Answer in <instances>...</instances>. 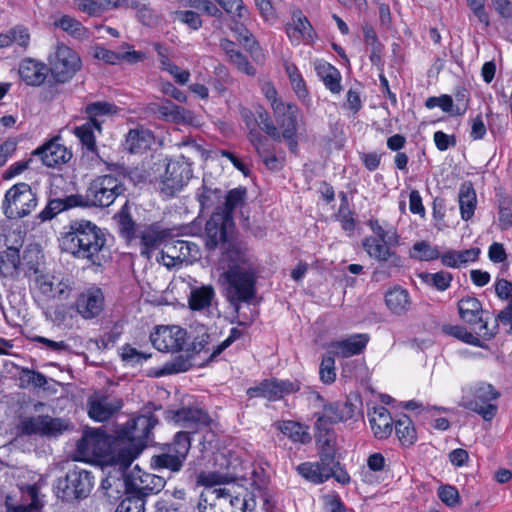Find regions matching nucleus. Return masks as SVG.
Segmentation results:
<instances>
[{
    "instance_id": "f257e3e1",
    "label": "nucleus",
    "mask_w": 512,
    "mask_h": 512,
    "mask_svg": "<svg viewBox=\"0 0 512 512\" xmlns=\"http://www.w3.org/2000/svg\"><path fill=\"white\" fill-rule=\"evenodd\" d=\"M65 229L59 238L61 251L86 261L89 266L100 267L108 252L102 229L86 219L72 220Z\"/></svg>"
},
{
    "instance_id": "f03ea898",
    "label": "nucleus",
    "mask_w": 512,
    "mask_h": 512,
    "mask_svg": "<svg viewBox=\"0 0 512 512\" xmlns=\"http://www.w3.org/2000/svg\"><path fill=\"white\" fill-rule=\"evenodd\" d=\"M225 257L229 261L228 269L223 273L227 283L226 297L238 309L240 303H251L255 298L258 271L248 255L236 247L230 248Z\"/></svg>"
},
{
    "instance_id": "7ed1b4c3",
    "label": "nucleus",
    "mask_w": 512,
    "mask_h": 512,
    "mask_svg": "<svg viewBox=\"0 0 512 512\" xmlns=\"http://www.w3.org/2000/svg\"><path fill=\"white\" fill-rule=\"evenodd\" d=\"M108 174L94 178L86 191L84 206L109 207L126 191L125 181L132 178L126 167L118 163H106Z\"/></svg>"
},
{
    "instance_id": "20e7f679",
    "label": "nucleus",
    "mask_w": 512,
    "mask_h": 512,
    "mask_svg": "<svg viewBox=\"0 0 512 512\" xmlns=\"http://www.w3.org/2000/svg\"><path fill=\"white\" fill-rule=\"evenodd\" d=\"M178 146L183 148L184 152L167 163L165 174L160 182V190L166 196H173L182 190L192 178L193 160L205 154V149L191 138L182 140Z\"/></svg>"
},
{
    "instance_id": "39448f33",
    "label": "nucleus",
    "mask_w": 512,
    "mask_h": 512,
    "mask_svg": "<svg viewBox=\"0 0 512 512\" xmlns=\"http://www.w3.org/2000/svg\"><path fill=\"white\" fill-rule=\"evenodd\" d=\"M157 424V417L152 413H148L128 420L126 424L116 431L117 439L125 444V447L119 453L122 464L128 466L132 463L139 453L132 446H144Z\"/></svg>"
},
{
    "instance_id": "423d86ee",
    "label": "nucleus",
    "mask_w": 512,
    "mask_h": 512,
    "mask_svg": "<svg viewBox=\"0 0 512 512\" xmlns=\"http://www.w3.org/2000/svg\"><path fill=\"white\" fill-rule=\"evenodd\" d=\"M94 485L95 477L91 471L74 467L55 481L54 492L62 502L75 503L88 498Z\"/></svg>"
},
{
    "instance_id": "0eeeda50",
    "label": "nucleus",
    "mask_w": 512,
    "mask_h": 512,
    "mask_svg": "<svg viewBox=\"0 0 512 512\" xmlns=\"http://www.w3.org/2000/svg\"><path fill=\"white\" fill-rule=\"evenodd\" d=\"M499 397L500 393L491 384L481 382L464 391L459 405L490 421L498 411V406L493 402Z\"/></svg>"
},
{
    "instance_id": "6e6552de",
    "label": "nucleus",
    "mask_w": 512,
    "mask_h": 512,
    "mask_svg": "<svg viewBox=\"0 0 512 512\" xmlns=\"http://www.w3.org/2000/svg\"><path fill=\"white\" fill-rule=\"evenodd\" d=\"M36 206V194L27 183L15 184L5 194L3 209L5 215L10 219L27 216Z\"/></svg>"
},
{
    "instance_id": "1a4fd4ad",
    "label": "nucleus",
    "mask_w": 512,
    "mask_h": 512,
    "mask_svg": "<svg viewBox=\"0 0 512 512\" xmlns=\"http://www.w3.org/2000/svg\"><path fill=\"white\" fill-rule=\"evenodd\" d=\"M34 272V286L37 292L46 300H66L73 291L74 282L68 277L58 278L44 273L38 268L30 267Z\"/></svg>"
},
{
    "instance_id": "9d476101",
    "label": "nucleus",
    "mask_w": 512,
    "mask_h": 512,
    "mask_svg": "<svg viewBox=\"0 0 512 512\" xmlns=\"http://www.w3.org/2000/svg\"><path fill=\"white\" fill-rule=\"evenodd\" d=\"M49 65L55 81L65 83L80 70L81 59L70 47L58 44L54 54L49 57Z\"/></svg>"
},
{
    "instance_id": "9b49d317",
    "label": "nucleus",
    "mask_w": 512,
    "mask_h": 512,
    "mask_svg": "<svg viewBox=\"0 0 512 512\" xmlns=\"http://www.w3.org/2000/svg\"><path fill=\"white\" fill-rule=\"evenodd\" d=\"M198 482L207 486L201 493L198 502L200 512H226V499H224V488H215L214 485L222 482V476L217 473H201Z\"/></svg>"
},
{
    "instance_id": "f8f14e48",
    "label": "nucleus",
    "mask_w": 512,
    "mask_h": 512,
    "mask_svg": "<svg viewBox=\"0 0 512 512\" xmlns=\"http://www.w3.org/2000/svg\"><path fill=\"white\" fill-rule=\"evenodd\" d=\"M299 390L300 383L297 380L270 378L262 380L254 387H250L247 390V395L250 398H265L268 401H278L286 395L296 393Z\"/></svg>"
},
{
    "instance_id": "ddd939ff",
    "label": "nucleus",
    "mask_w": 512,
    "mask_h": 512,
    "mask_svg": "<svg viewBox=\"0 0 512 512\" xmlns=\"http://www.w3.org/2000/svg\"><path fill=\"white\" fill-rule=\"evenodd\" d=\"M187 331L180 326H157L150 334V341L160 352H179L184 349Z\"/></svg>"
},
{
    "instance_id": "4468645a",
    "label": "nucleus",
    "mask_w": 512,
    "mask_h": 512,
    "mask_svg": "<svg viewBox=\"0 0 512 512\" xmlns=\"http://www.w3.org/2000/svg\"><path fill=\"white\" fill-rule=\"evenodd\" d=\"M123 406L122 400L105 393L95 392L87 400V411L91 419L104 422L113 417Z\"/></svg>"
},
{
    "instance_id": "2eb2a0df",
    "label": "nucleus",
    "mask_w": 512,
    "mask_h": 512,
    "mask_svg": "<svg viewBox=\"0 0 512 512\" xmlns=\"http://www.w3.org/2000/svg\"><path fill=\"white\" fill-rule=\"evenodd\" d=\"M56 137L33 151L32 155L38 156L43 165L51 168L67 163L72 153Z\"/></svg>"
},
{
    "instance_id": "dca6fc26",
    "label": "nucleus",
    "mask_w": 512,
    "mask_h": 512,
    "mask_svg": "<svg viewBox=\"0 0 512 512\" xmlns=\"http://www.w3.org/2000/svg\"><path fill=\"white\" fill-rule=\"evenodd\" d=\"M146 112L157 119L173 122L176 124L189 123L192 119L191 113L185 108L174 104L170 100L152 102L146 106Z\"/></svg>"
},
{
    "instance_id": "f3484780",
    "label": "nucleus",
    "mask_w": 512,
    "mask_h": 512,
    "mask_svg": "<svg viewBox=\"0 0 512 512\" xmlns=\"http://www.w3.org/2000/svg\"><path fill=\"white\" fill-rule=\"evenodd\" d=\"M272 108L277 125L282 129L281 138H291L297 133L298 107L293 104H284L281 101H272Z\"/></svg>"
},
{
    "instance_id": "a211bd4d",
    "label": "nucleus",
    "mask_w": 512,
    "mask_h": 512,
    "mask_svg": "<svg viewBox=\"0 0 512 512\" xmlns=\"http://www.w3.org/2000/svg\"><path fill=\"white\" fill-rule=\"evenodd\" d=\"M137 237L140 238L141 255L149 259L153 251L165 245L170 237V230L162 229L158 224L154 223L144 227Z\"/></svg>"
},
{
    "instance_id": "6ab92c4d",
    "label": "nucleus",
    "mask_w": 512,
    "mask_h": 512,
    "mask_svg": "<svg viewBox=\"0 0 512 512\" xmlns=\"http://www.w3.org/2000/svg\"><path fill=\"white\" fill-rule=\"evenodd\" d=\"M197 246L189 241L167 239L164 248L161 250V258L164 265L172 267L177 263H182L196 252Z\"/></svg>"
},
{
    "instance_id": "aec40b11",
    "label": "nucleus",
    "mask_w": 512,
    "mask_h": 512,
    "mask_svg": "<svg viewBox=\"0 0 512 512\" xmlns=\"http://www.w3.org/2000/svg\"><path fill=\"white\" fill-rule=\"evenodd\" d=\"M76 314L89 320L97 317L104 307V296L100 289L81 293L75 303Z\"/></svg>"
},
{
    "instance_id": "412c9836",
    "label": "nucleus",
    "mask_w": 512,
    "mask_h": 512,
    "mask_svg": "<svg viewBox=\"0 0 512 512\" xmlns=\"http://www.w3.org/2000/svg\"><path fill=\"white\" fill-rule=\"evenodd\" d=\"M390 246V243L373 239V237H366L363 240V247L371 258L376 259L378 262H389L390 267H402L403 260L401 256L392 250Z\"/></svg>"
},
{
    "instance_id": "4be33fe9",
    "label": "nucleus",
    "mask_w": 512,
    "mask_h": 512,
    "mask_svg": "<svg viewBox=\"0 0 512 512\" xmlns=\"http://www.w3.org/2000/svg\"><path fill=\"white\" fill-rule=\"evenodd\" d=\"M458 311L463 321L471 325H477L478 331L486 334L487 322L482 318V304L477 298L469 296L462 298L458 302Z\"/></svg>"
},
{
    "instance_id": "5701e85b",
    "label": "nucleus",
    "mask_w": 512,
    "mask_h": 512,
    "mask_svg": "<svg viewBox=\"0 0 512 512\" xmlns=\"http://www.w3.org/2000/svg\"><path fill=\"white\" fill-rule=\"evenodd\" d=\"M174 419L183 427L194 430L207 427L211 423L208 412L197 406H187L178 409L174 414Z\"/></svg>"
},
{
    "instance_id": "b1692460",
    "label": "nucleus",
    "mask_w": 512,
    "mask_h": 512,
    "mask_svg": "<svg viewBox=\"0 0 512 512\" xmlns=\"http://www.w3.org/2000/svg\"><path fill=\"white\" fill-rule=\"evenodd\" d=\"M368 341V334H354L344 340L332 341L329 344V348L334 355L348 358L361 354L366 348Z\"/></svg>"
},
{
    "instance_id": "393cba45",
    "label": "nucleus",
    "mask_w": 512,
    "mask_h": 512,
    "mask_svg": "<svg viewBox=\"0 0 512 512\" xmlns=\"http://www.w3.org/2000/svg\"><path fill=\"white\" fill-rule=\"evenodd\" d=\"M232 225L233 223L224 222L219 212L215 213L205 225L206 248L208 250H215L219 244L226 242L227 229Z\"/></svg>"
},
{
    "instance_id": "a878e982",
    "label": "nucleus",
    "mask_w": 512,
    "mask_h": 512,
    "mask_svg": "<svg viewBox=\"0 0 512 512\" xmlns=\"http://www.w3.org/2000/svg\"><path fill=\"white\" fill-rule=\"evenodd\" d=\"M49 68L34 59H25L20 63L19 75L21 79L31 86L41 85L47 75Z\"/></svg>"
},
{
    "instance_id": "bb28decb",
    "label": "nucleus",
    "mask_w": 512,
    "mask_h": 512,
    "mask_svg": "<svg viewBox=\"0 0 512 512\" xmlns=\"http://www.w3.org/2000/svg\"><path fill=\"white\" fill-rule=\"evenodd\" d=\"M154 142L152 131L144 127L129 130L125 139V149L131 153H141L150 148Z\"/></svg>"
},
{
    "instance_id": "cd10ccee",
    "label": "nucleus",
    "mask_w": 512,
    "mask_h": 512,
    "mask_svg": "<svg viewBox=\"0 0 512 512\" xmlns=\"http://www.w3.org/2000/svg\"><path fill=\"white\" fill-rule=\"evenodd\" d=\"M385 303L392 314L405 315L411 307L410 294L408 290L395 286L385 294Z\"/></svg>"
},
{
    "instance_id": "c85d7f7f",
    "label": "nucleus",
    "mask_w": 512,
    "mask_h": 512,
    "mask_svg": "<svg viewBox=\"0 0 512 512\" xmlns=\"http://www.w3.org/2000/svg\"><path fill=\"white\" fill-rule=\"evenodd\" d=\"M369 422L373 433L378 439L388 438L393 431V419L385 407H376L369 414Z\"/></svg>"
},
{
    "instance_id": "c756f323",
    "label": "nucleus",
    "mask_w": 512,
    "mask_h": 512,
    "mask_svg": "<svg viewBox=\"0 0 512 512\" xmlns=\"http://www.w3.org/2000/svg\"><path fill=\"white\" fill-rule=\"evenodd\" d=\"M84 206V197L82 195H69L65 198L51 199L45 209L40 213L42 220H50L62 211Z\"/></svg>"
},
{
    "instance_id": "7c9ffc66",
    "label": "nucleus",
    "mask_w": 512,
    "mask_h": 512,
    "mask_svg": "<svg viewBox=\"0 0 512 512\" xmlns=\"http://www.w3.org/2000/svg\"><path fill=\"white\" fill-rule=\"evenodd\" d=\"M283 435L288 437L293 443L308 444L312 437L308 432V427L300 422L293 420H281L273 424Z\"/></svg>"
},
{
    "instance_id": "2f4dec72",
    "label": "nucleus",
    "mask_w": 512,
    "mask_h": 512,
    "mask_svg": "<svg viewBox=\"0 0 512 512\" xmlns=\"http://www.w3.org/2000/svg\"><path fill=\"white\" fill-rule=\"evenodd\" d=\"M184 463L175 454L164 450L163 446H161L159 453L153 455L150 459L151 468L158 472L178 473L183 468Z\"/></svg>"
},
{
    "instance_id": "473e14b6",
    "label": "nucleus",
    "mask_w": 512,
    "mask_h": 512,
    "mask_svg": "<svg viewBox=\"0 0 512 512\" xmlns=\"http://www.w3.org/2000/svg\"><path fill=\"white\" fill-rule=\"evenodd\" d=\"M247 199V190L244 187L231 189L225 196L220 216L226 223H233V212L236 208L242 207Z\"/></svg>"
},
{
    "instance_id": "72a5a7b5",
    "label": "nucleus",
    "mask_w": 512,
    "mask_h": 512,
    "mask_svg": "<svg viewBox=\"0 0 512 512\" xmlns=\"http://www.w3.org/2000/svg\"><path fill=\"white\" fill-rule=\"evenodd\" d=\"M102 131V122L87 121L74 129V134L79 138L82 147L88 152L99 157L94 131Z\"/></svg>"
},
{
    "instance_id": "f704fd0d",
    "label": "nucleus",
    "mask_w": 512,
    "mask_h": 512,
    "mask_svg": "<svg viewBox=\"0 0 512 512\" xmlns=\"http://www.w3.org/2000/svg\"><path fill=\"white\" fill-rule=\"evenodd\" d=\"M293 24H288L286 33L292 40L311 41L313 39V28L308 19L301 13L297 12L292 17Z\"/></svg>"
},
{
    "instance_id": "c9c22d12",
    "label": "nucleus",
    "mask_w": 512,
    "mask_h": 512,
    "mask_svg": "<svg viewBox=\"0 0 512 512\" xmlns=\"http://www.w3.org/2000/svg\"><path fill=\"white\" fill-rule=\"evenodd\" d=\"M153 46L159 57L161 69L171 74L176 82L185 85L189 81L190 72L188 70H181L169 59L168 49L166 47L162 46L160 43H155Z\"/></svg>"
},
{
    "instance_id": "e433bc0d",
    "label": "nucleus",
    "mask_w": 512,
    "mask_h": 512,
    "mask_svg": "<svg viewBox=\"0 0 512 512\" xmlns=\"http://www.w3.org/2000/svg\"><path fill=\"white\" fill-rule=\"evenodd\" d=\"M196 198L202 210L211 208L222 209L220 206L223 198L222 190L214 187L212 184H208L205 179H203L202 186L197 190Z\"/></svg>"
},
{
    "instance_id": "4c0bfd02",
    "label": "nucleus",
    "mask_w": 512,
    "mask_h": 512,
    "mask_svg": "<svg viewBox=\"0 0 512 512\" xmlns=\"http://www.w3.org/2000/svg\"><path fill=\"white\" fill-rule=\"evenodd\" d=\"M162 446L164 450L175 454L185 462L191 449V433L179 431L173 436L171 442L165 443Z\"/></svg>"
},
{
    "instance_id": "58836bf2",
    "label": "nucleus",
    "mask_w": 512,
    "mask_h": 512,
    "mask_svg": "<svg viewBox=\"0 0 512 512\" xmlns=\"http://www.w3.org/2000/svg\"><path fill=\"white\" fill-rule=\"evenodd\" d=\"M476 193L471 183H464L459 191V206L463 220H469L476 208Z\"/></svg>"
},
{
    "instance_id": "ea45409f",
    "label": "nucleus",
    "mask_w": 512,
    "mask_h": 512,
    "mask_svg": "<svg viewBox=\"0 0 512 512\" xmlns=\"http://www.w3.org/2000/svg\"><path fill=\"white\" fill-rule=\"evenodd\" d=\"M120 235L127 241H132L137 235V224L132 219L129 205L126 202L116 215Z\"/></svg>"
},
{
    "instance_id": "a19ab883",
    "label": "nucleus",
    "mask_w": 512,
    "mask_h": 512,
    "mask_svg": "<svg viewBox=\"0 0 512 512\" xmlns=\"http://www.w3.org/2000/svg\"><path fill=\"white\" fill-rule=\"evenodd\" d=\"M73 428L71 422L65 418L42 415V434L45 437H58Z\"/></svg>"
},
{
    "instance_id": "79ce46f5",
    "label": "nucleus",
    "mask_w": 512,
    "mask_h": 512,
    "mask_svg": "<svg viewBox=\"0 0 512 512\" xmlns=\"http://www.w3.org/2000/svg\"><path fill=\"white\" fill-rule=\"evenodd\" d=\"M395 433L403 446H411L417 439L416 429L407 415H401L394 423Z\"/></svg>"
},
{
    "instance_id": "37998d69",
    "label": "nucleus",
    "mask_w": 512,
    "mask_h": 512,
    "mask_svg": "<svg viewBox=\"0 0 512 512\" xmlns=\"http://www.w3.org/2000/svg\"><path fill=\"white\" fill-rule=\"evenodd\" d=\"M47 317L57 326L71 327L73 325L76 309L74 304H59L46 313Z\"/></svg>"
},
{
    "instance_id": "c03bdc74",
    "label": "nucleus",
    "mask_w": 512,
    "mask_h": 512,
    "mask_svg": "<svg viewBox=\"0 0 512 512\" xmlns=\"http://www.w3.org/2000/svg\"><path fill=\"white\" fill-rule=\"evenodd\" d=\"M418 278L435 290L446 291L451 286L453 275L442 270L436 273L421 272L418 274Z\"/></svg>"
},
{
    "instance_id": "a18cd8bd",
    "label": "nucleus",
    "mask_w": 512,
    "mask_h": 512,
    "mask_svg": "<svg viewBox=\"0 0 512 512\" xmlns=\"http://www.w3.org/2000/svg\"><path fill=\"white\" fill-rule=\"evenodd\" d=\"M105 433L100 428L87 429L84 431L81 439L77 443V447L81 452L94 453L104 442Z\"/></svg>"
},
{
    "instance_id": "49530a36",
    "label": "nucleus",
    "mask_w": 512,
    "mask_h": 512,
    "mask_svg": "<svg viewBox=\"0 0 512 512\" xmlns=\"http://www.w3.org/2000/svg\"><path fill=\"white\" fill-rule=\"evenodd\" d=\"M214 295V289L211 286L194 289L189 296V307L192 310L205 309L211 305Z\"/></svg>"
},
{
    "instance_id": "de8ad7c7",
    "label": "nucleus",
    "mask_w": 512,
    "mask_h": 512,
    "mask_svg": "<svg viewBox=\"0 0 512 512\" xmlns=\"http://www.w3.org/2000/svg\"><path fill=\"white\" fill-rule=\"evenodd\" d=\"M54 26L62 29L76 39L87 36V30L80 21L69 15H63L54 22Z\"/></svg>"
},
{
    "instance_id": "09e8293b",
    "label": "nucleus",
    "mask_w": 512,
    "mask_h": 512,
    "mask_svg": "<svg viewBox=\"0 0 512 512\" xmlns=\"http://www.w3.org/2000/svg\"><path fill=\"white\" fill-rule=\"evenodd\" d=\"M339 197L341 203L335 217L341 223V227L343 230L347 232H353L356 226V221L353 217L354 213L349 208L347 194L344 192H340Z\"/></svg>"
},
{
    "instance_id": "8fccbe9b",
    "label": "nucleus",
    "mask_w": 512,
    "mask_h": 512,
    "mask_svg": "<svg viewBox=\"0 0 512 512\" xmlns=\"http://www.w3.org/2000/svg\"><path fill=\"white\" fill-rule=\"evenodd\" d=\"M224 499H226V512H253L255 509L254 499L233 496L230 490L224 488Z\"/></svg>"
},
{
    "instance_id": "3c124183",
    "label": "nucleus",
    "mask_w": 512,
    "mask_h": 512,
    "mask_svg": "<svg viewBox=\"0 0 512 512\" xmlns=\"http://www.w3.org/2000/svg\"><path fill=\"white\" fill-rule=\"evenodd\" d=\"M20 265L19 250L14 247H8L0 255V275H12Z\"/></svg>"
},
{
    "instance_id": "603ef678",
    "label": "nucleus",
    "mask_w": 512,
    "mask_h": 512,
    "mask_svg": "<svg viewBox=\"0 0 512 512\" xmlns=\"http://www.w3.org/2000/svg\"><path fill=\"white\" fill-rule=\"evenodd\" d=\"M296 470L303 478L315 484H321L330 479L316 462L301 463Z\"/></svg>"
},
{
    "instance_id": "864d4df0",
    "label": "nucleus",
    "mask_w": 512,
    "mask_h": 512,
    "mask_svg": "<svg viewBox=\"0 0 512 512\" xmlns=\"http://www.w3.org/2000/svg\"><path fill=\"white\" fill-rule=\"evenodd\" d=\"M410 257L419 261H431L440 257L437 246H432L427 241H417L413 244Z\"/></svg>"
},
{
    "instance_id": "5fc2aeb1",
    "label": "nucleus",
    "mask_w": 512,
    "mask_h": 512,
    "mask_svg": "<svg viewBox=\"0 0 512 512\" xmlns=\"http://www.w3.org/2000/svg\"><path fill=\"white\" fill-rule=\"evenodd\" d=\"M372 232L376 235L373 239H379L382 242L390 243L392 246H398L400 241V236L398 235L396 229L394 227H389L385 229L381 226L376 219H370L367 223Z\"/></svg>"
},
{
    "instance_id": "6e6d98bb",
    "label": "nucleus",
    "mask_w": 512,
    "mask_h": 512,
    "mask_svg": "<svg viewBox=\"0 0 512 512\" xmlns=\"http://www.w3.org/2000/svg\"><path fill=\"white\" fill-rule=\"evenodd\" d=\"M116 112L117 106L105 101L93 102L85 107V113L88 115V121L94 122H101L99 117L112 115Z\"/></svg>"
},
{
    "instance_id": "4d7b16f0",
    "label": "nucleus",
    "mask_w": 512,
    "mask_h": 512,
    "mask_svg": "<svg viewBox=\"0 0 512 512\" xmlns=\"http://www.w3.org/2000/svg\"><path fill=\"white\" fill-rule=\"evenodd\" d=\"M210 342V334L205 326L201 325L196 328V335L193 340L185 348V353L194 356L204 351Z\"/></svg>"
},
{
    "instance_id": "13d9d810",
    "label": "nucleus",
    "mask_w": 512,
    "mask_h": 512,
    "mask_svg": "<svg viewBox=\"0 0 512 512\" xmlns=\"http://www.w3.org/2000/svg\"><path fill=\"white\" fill-rule=\"evenodd\" d=\"M192 357L193 356L188 353L175 357L173 360L164 364L161 374L171 375L188 371L192 367Z\"/></svg>"
},
{
    "instance_id": "bf43d9fd",
    "label": "nucleus",
    "mask_w": 512,
    "mask_h": 512,
    "mask_svg": "<svg viewBox=\"0 0 512 512\" xmlns=\"http://www.w3.org/2000/svg\"><path fill=\"white\" fill-rule=\"evenodd\" d=\"M232 31L236 34L239 43L252 55L260 49L252 33L243 24L236 23L235 26L232 27Z\"/></svg>"
},
{
    "instance_id": "052dcab7",
    "label": "nucleus",
    "mask_w": 512,
    "mask_h": 512,
    "mask_svg": "<svg viewBox=\"0 0 512 512\" xmlns=\"http://www.w3.org/2000/svg\"><path fill=\"white\" fill-rule=\"evenodd\" d=\"M320 413L327 417V419L333 421L335 424L350 417L347 405L340 402L324 404L323 411Z\"/></svg>"
},
{
    "instance_id": "680f3d73",
    "label": "nucleus",
    "mask_w": 512,
    "mask_h": 512,
    "mask_svg": "<svg viewBox=\"0 0 512 512\" xmlns=\"http://www.w3.org/2000/svg\"><path fill=\"white\" fill-rule=\"evenodd\" d=\"M19 382V386L21 388H28L29 386H33L35 388H43L47 384V378L40 372L23 369L19 377Z\"/></svg>"
},
{
    "instance_id": "e2e57ef3",
    "label": "nucleus",
    "mask_w": 512,
    "mask_h": 512,
    "mask_svg": "<svg viewBox=\"0 0 512 512\" xmlns=\"http://www.w3.org/2000/svg\"><path fill=\"white\" fill-rule=\"evenodd\" d=\"M258 127L261 128L274 141H281V133L270 119L269 114L263 108L257 109Z\"/></svg>"
},
{
    "instance_id": "0e129e2a",
    "label": "nucleus",
    "mask_w": 512,
    "mask_h": 512,
    "mask_svg": "<svg viewBox=\"0 0 512 512\" xmlns=\"http://www.w3.org/2000/svg\"><path fill=\"white\" fill-rule=\"evenodd\" d=\"M19 432L22 435H40L42 434V415L25 417L20 420L18 425Z\"/></svg>"
},
{
    "instance_id": "69168bd1",
    "label": "nucleus",
    "mask_w": 512,
    "mask_h": 512,
    "mask_svg": "<svg viewBox=\"0 0 512 512\" xmlns=\"http://www.w3.org/2000/svg\"><path fill=\"white\" fill-rule=\"evenodd\" d=\"M330 352L328 355H325L322 358V362L320 364V379L325 384H331L335 381L336 372H335V359L334 356L331 355Z\"/></svg>"
},
{
    "instance_id": "338daca9",
    "label": "nucleus",
    "mask_w": 512,
    "mask_h": 512,
    "mask_svg": "<svg viewBox=\"0 0 512 512\" xmlns=\"http://www.w3.org/2000/svg\"><path fill=\"white\" fill-rule=\"evenodd\" d=\"M437 495L448 507H455L460 503L459 492L454 486L441 485L438 488Z\"/></svg>"
},
{
    "instance_id": "774afa93",
    "label": "nucleus",
    "mask_w": 512,
    "mask_h": 512,
    "mask_svg": "<svg viewBox=\"0 0 512 512\" xmlns=\"http://www.w3.org/2000/svg\"><path fill=\"white\" fill-rule=\"evenodd\" d=\"M499 226L502 230L512 227V198H504L499 203Z\"/></svg>"
}]
</instances>
